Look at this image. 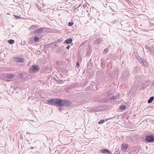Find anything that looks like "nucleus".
<instances>
[{"instance_id": "obj_4", "label": "nucleus", "mask_w": 154, "mask_h": 154, "mask_svg": "<svg viewBox=\"0 0 154 154\" xmlns=\"http://www.w3.org/2000/svg\"><path fill=\"white\" fill-rule=\"evenodd\" d=\"M71 104L72 103L71 101L69 100H67L64 99H62V106H69L71 105Z\"/></svg>"}, {"instance_id": "obj_1", "label": "nucleus", "mask_w": 154, "mask_h": 154, "mask_svg": "<svg viewBox=\"0 0 154 154\" xmlns=\"http://www.w3.org/2000/svg\"><path fill=\"white\" fill-rule=\"evenodd\" d=\"M46 101L50 105H55L58 107L62 106V99L53 98L48 100Z\"/></svg>"}, {"instance_id": "obj_16", "label": "nucleus", "mask_w": 154, "mask_h": 154, "mask_svg": "<svg viewBox=\"0 0 154 154\" xmlns=\"http://www.w3.org/2000/svg\"><path fill=\"white\" fill-rule=\"evenodd\" d=\"M108 51V48H106L104 49L103 51V53L105 54H107Z\"/></svg>"}, {"instance_id": "obj_2", "label": "nucleus", "mask_w": 154, "mask_h": 154, "mask_svg": "<svg viewBox=\"0 0 154 154\" xmlns=\"http://www.w3.org/2000/svg\"><path fill=\"white\" fill-rule=\"evenodd\" d=\"M39 69L38 66L36 65H32L30 67V70L34 73L36 72Z\"/></svg>"}, {"instance_id": "obj_31", "label": "nucleus", "mask_w": 154, "mask_h": 154, "mask_svg": "<svg viewBox=\"0 0 154 154\" xmlns=\"http://www.w3.org/2000/svg\"><path fill=\"white\" fill-rule=\"evenodd\" d=\"M114 154H119L117 153V151H116L115 152Z\"/></svg>"}, {"instance_id": "obj_7", "label": "nucleus", "mask_w": 154, "mask_h": 154, "mask_svg": "<svg viewBox=\"0 0 154 154\" xmlns=\"http://www.w3.org/2000/svg\"><path fill=\"white\" fill-rule=\"evenodd\" d=\"M43 30V28H41L38 29L34 31L33 33L35 34H39L42 32Z\"/></svg>"}, {"instance_id": "obj_14", "label": "nucleus", "mask_w": 154, "mask_h": 154, "mask_svg": "<svg viewBox=\"0 0 154 154\" xmlns=\"http://www.w3.org/2000/svg\"><path fill=\"white\" fill-rule=\"evenodd\" d=\"M8 43L10 44H12L14 43V41L12 39H10L8 41Z\"/></svg>"}, {"instance_id": "obj_23", "label": "nucleus", "mask_w": 154, "mask_h": 154, "mask_svg": "<svg viewBox=\"0 0 154 154\" xmlns=\"http://www.w3.org/2000/svg\"><path fill=\"white\" fill-rule=\"evenodd\" d=\"M14 15L15 17V18H16L19 19V18H20V17L19 16H16L15 15Z\"/></svg>"}, {"instance_id": "obj_9", "label": "nucleus", "mask_w": 154, "mask_h": 154, "mask_svg": "<svg viewBox=\"0 0 154 154\" xmlns=\"http://www.w3.org/2000/svg\"><path fill=\"white\" fill-rule=\"evenodd\" d=\"M128 147V145L126 144L123 143L122 145V149H123L125 150H127Z\"/></svg>"}, {"instance_id": "obj_19", "label": "nucleus", "mask_w": 154, "mask_h": 154, "mask_svg": "<svg viewBox=\"0 0 154 154\" xmlns=\"http://www.w3.org/2000/svg\"><path fill=\"white\" fill-rule=\"evenodd\" d=\"M38 40V37H35L34 38V40L35 41H37Z\"/></svg>"}, {"instance_id": "obj_32", "label": "nucleus", "mask_w": 154, "mask_h": 154, "mask_svg": "<svg viewBox=\"0 0 154 154\" xmlns=\"http://www.w3.org/2000/svg\"><path fill=\"white\" fill-rule=\"evenodd\" d=\"M2 119H0V123L2 122Z\"/></svg>"}, {"instance_id": "obj_25", "label": "nucleus", "mask_w": 154, "mask_h": 154, "mask_svg": "<svg viewBox=\"0 0 154 154\" xmlns=\"http://www.w3.org/2000/svg\"><path fill=\"white\" fill-rule=\"evenodd\" d=\"M76 64H77V67H79V62L78 61L77 62Z\"/></svg>"}, {"instance_id": "obj_15", "label": "nucleus", "mask_w": 154, "mask_h": 154, "mask_svg": "<svg viewBox=\"0 0 154 154\" xmlns=\"http://www.w3.org/2000/svg\"><path fill=\"white\" fill-rule=\"evenodd\" d=\"M126 106H121L119 107V109L121 110H123L125 109Z\"/></svg>"}, {"instance_id": "obj_6", "label": "nucleus", "mask_w": 154, "mask_h": 154, "mask_svg": "<svg viewBox=\"0 0 154 154\" xmlns=\"http://www.w3.org/2000/svg\"><path fill=\"white\" fill-rule=\"evenodd\" d=\"M100 152L103 153H107L109 154H113L109 150L106 149H101L100 150Z\"/></svg>"}, {"instance_id": "obj_10", "label": "nucleus", "mask_w": 154, "mask_h": 154, "mask_svg": "<svg viewBox=\"0 0 154 154\" xmlns=\"http://www.w3.org/2000/svg\"><path fill=\"white\" fill-rule=\"evenodd\" d=\"M72 41V38H69L65 40L64 43L66 44H69L71 43Z\"/></svg>"}, {"instance_id": "obj_18", "label": "nucleus", "mask_w": 154, "mask_h": 154, "mask_svg": "<svg viewBox=\"0 0 154 154\" xmlns=\"http://www.w3.org/2000/svg\"><path fill=\"white\" fill-rule=\"evenodd\" d=\"M104 122V120L103 119L101 120L100 121L98 122V123L100 124H101L103 123Z\"/></svg>"}, {"instance_id": "obj_21", "label": "nucleus", "mask_w": 154, "mask_h": 154, "mask_svg": "<svg viewBox=\"0 0 154 154\" xmlns=\"http://www.w3.org/2000/svg\"><path fill=\"white\" fill-rule=\"evenodd\" d=\"M137 60H139V61L140 62H142V60L141 57H139L137 58Z\"/></svg>"}, {"instance_id": "obj_26", "label": "nucleus", "mask_w": 154, "mask_h": 154, "mask_svg": "<svg viewBox=\"0 0 154 154\" xmlns=\"http://www.w3.org/2000/svg\"><path fill=\"white\" fill-rule=\"evenodd\" d=\"M29 44H32V40L29 41Z\"/></svg>"}, {"instance_id": "obj_17", "label": "nucleus", "mask_w": 154, "mask_h": 154, "mask_svg": "<svg viewBox=\"0 0 154 154\" xmlns=\"http://www.w3.org/2000/svg\"><path fill=\"white\" fill-rule=\"evenodd\" d=\"M109 99L111 100H116V98L115 96H112L109 98Z\"/></svg>"}, {"instance_id": "obj_22", "label": "nucleus", "mask_w": 154, "mask_h": 154, "mask_svg": "<svg viewBox=\"0 0 154 154\" xmlns=\"http://www.w3.org/2000/svg\"><path fill=\"white\" fill-rule=\"evenodd\" d=\"M112 118H110L106 119H105L104 120V122L105 121L106 122V121H107V120H109L111 119H112Z\"/></svg>"}, {"instance_id": "obj_13", "label": "nucleus", "mask_w": 154, "mask_h": 154, "mask_svg": "<svg viewBox=\"0 0 154 154\" xmlns=\"http://www.w3.org/2000/svg\"><path fill=\"white\" fill-rule=\"evenodd\" d=\"M38 27V26L37 25H33L32 26H31L30 27V29H36Z\"/></svg>"}, {"instance_id": "obj_8", "label": "nucleus", "mask_w": 154, "mask_h": 154, "mask_svg": "<svg viewBox=\"0 0 154 154\" xmlns=\"http://www.w3.org/2000/svg\"><path fill=\"white\" fill-rule=\"evenodd\" d=\"M24 60L22 58H16V61L18 63H21L23 62Z\"/></svg>"}, {"instance_id": "obj_20", "label": "nucleus", "mask_w": 154, "mask_h": 154, "mask_svg": "<svg viewBox=\"0 0 154 154\" xmlns=\"http://www.w3.org/2000/svg\"><path fill=\"white\" fill-rule=\"evenodd\" d=\"M74 23L73 22H69L68 24V25L69 26H72L73 25Z\"/></svg>"}, {"instance_id": "obj_30", "label": "nucleus", "mask_w": 154, "mask_h": 154, "mask_svg": "<svg viewBox=\"0 0 154 154\" xmlns=\"http://www.w3.org/2000/svg\"><path fill=\"white\" fill-rule=\"evenodd\" d=\"M83 8H85L86 7V5H83Z\"/></svg>"}, {"instance_id": "obj_11", "label": "nucleus", "mask_w": 154, "mask_h": 154, "mask_svg": "<svg viewBox=\"0 0 154 154\" xmlns=\"http://www.w3.org/2000/svg\"><path fill=\"white\" fill-rule=\"evenodd\" d=\"M6 77L8 79H11L14 77V75L13 74H9L7 75Z\"/></svg>"}, {"instance_id": "obj_24", "label": "nucleus", "mask_w": 154, "mask_h": 154, "mask_svg": "<svg viewBox=\"0 0 154 154\" xmlns=\"http://www.w3.org/2000/svg\"><path fill=\"white\" fill-rule=\"evenodd\" d=\"M58 82L60 83H61L63 82L61 80H59L57 81Z\"/></svg>"}, {"instance_id": "obj_5", "label": "nucleus", "mask_w": 154, "mask_h": 154, "mask_svg": "<svg viewBox=\"0 0 154 154\" xmlns=\"http://www.w3.org/2000/svg\"><path fill=\"white\" fill-rule=\"evenodd\" d=\"M103 42V40L100 38H97L94 41V44L95 45H98L100 44H102Z\"/></svg>"}, {"instance_id": "obj_12", "label": "nucleus", "mask_w": 154, "mask_h": 154, "mask_svg": "<svg viewBox=\"0 0 154 154\" xmlns=\"http://www.w3.org/2000/svg\"><path fill=\"white\" fill-rule=\"evenodd\" d=\"M154 97L153 96L151 97L147 101V103H151L153 100Z\"/></svg>"}, {"instance_id": "obj_29", "label": "nucleus", "mask_w": 154, "mask_h": 154, "mask_svg": "<svg viewBox=\"0 0 154 154\" xmlns=\"http://www.w3.org/2000/svg\"><path fill=\"white\" fill-rule=\"evenodd\" d=\"M70 46L69 45H68L67 47H66V48L67 49H69V48Z\"/></svg>"}, {"instance_id": "obj_3", "label": "nucleus", "mask_w": 154, "mask_h": 154, "mask_svg": "<svg viewBox=\"0 0 154 154\" xmlns=\"http://www.w3.org/2000/svg\"><path fill=\"white\" fill-rule=\"evenodd\" d=\"M146 140L148 142H154V137L152 135L146 136L145 138Z\"/></svg>"}, {"instance_id": "obj_28", "label": "nucleus", "mask_w": 154, "mask_h": 154, "mask_svg": "<svg viewBox=\"0 0 154 154\" xmlns=\"http://www.w3.org/2000/svg\"><path fill=\"white\" fill-rule=\"evenodd\" d=\"M118 20H115L113 21L112 22L113 23H115Z\"/></svg>"}, {"instance_id": "obj_27", "label": "nucleus", "mask_w": 154, "mask_h": 154, "mask_svg": "<svg viewBox=\"0 0 154 154\" xmlns=\"http://www.w3.org/2000/svg\"><path fill=\"white\" fill-rule=\"evenodd\" d=\"M20 75L21 77L22 78H23V75L22 73H20Z\"/></svg>"}]
</instances>
